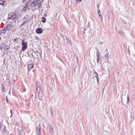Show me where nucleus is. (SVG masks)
Returning <instances> with one entry per match:
<instances>
[{
    "label": "nucleus",
    "instance_id": "6e6552de",
    "mask_svg": "<svg viewBox=\"0 0 135 135\" xmlns=\"http://www.w3.org/2000/svg\"><path fill=\"white\" fill-rule=\"evenodd\" d=\"M40 93H38V99L40 100V101H39L38 100V105H39L40 101L41 100H42V95Z\"/></svg>",
    "mask_w": 135,
    "mask_h": 135
},
{
    "label": "nucleus",
    "instance_id": "4c0bfd02",
    "mask_svg": "<svg viewBox=\"0 0 135 135\" xmlns=\"http://www.w3.org/2000/svg\"><path fill=\"white\" fill-rule=\"evenodd\" d=\"M17 38H15L14 40V41H17Z\"/></svg>",
    "mask_w": 135,
    "mask_h": 135
},
{
    "label": "nucleus",
    "instance_id": "de8ad7c7",
    "mask_svg": "<svg viewBox=\"0 0 135 135\" xmlns=\"http://www.w3.org/2000/svg\"><path fill=\"white\" fill-rule=\"evenodd\" d=\"M22 29H23V27H22Z\"/></svg>",
    "mask_w": 135,
    "mask_h": 135
},
{
    "label": "nucleus",
    "instance_id": "cd10ccee",
    "mask_svg": "<svg viewBox=\"0 0 135 135\" xmlns=\"http://www.w3.org/2000/svg\"><path fill=\"white\" fill-rule=\"evenodd\" d=\"M82 0H76V3H78L80 2Z\"/></svg>",
    "mask_w": 135,
    "mask_h": 135
},
{
    "label": "nucleus",
    "instance_id": "72a5a7b5",
    "mask_svg": "<svg viewBox=\"0 0 135 135\" xmlns=\"http://www.w3.org/2000/svg\"><path fill=\"white\" fill-rule=\"evenodd\" d=\"M50 129H52V132H53V129L52 128L51 126L50 125Z\"/></svg>",
    "mask_w": 135,
    "mask_h": 135
},
{
    "label": "nucleus",
    "instance_id": "7c9ffc66",
    "mask_svg": "<svg viewBox=\"0 0 135 135\" xmlns=\"http://www.w3.org/2000/svg\"><path fill=\"white\" fill-rule=\"evenodd\" d=\"M130 117L131 118V119H132L134 118V116L133 115V116H132V114H131Z\"/></svg>",
    "mask_w": 135,
    "mask_h": 135
},
{
    "label": "nucleus",
    "instance_id": "c03bdc74",
    "mask_svg": "<svg viewBox=\"0 0 135 135\" xmlns=\"http://www.w3.org/2000/svg\"><path fill=\"white\" fill-rule=\"evenodd\" d=\"M36 52H37V53H39V52H38V51H37Z\"/></svg>",
    "mask_w": 135,
    "mask_h": 135
},
{
    "label": "nucleus",
    "instance_id": "9d476101",
    "mask_svg": "<svg viewBox=\"0 0 135 135\" xmlns=\"http://www.w3.org/2000/svg\"><path fill=\"white\" fill-rule=\"evenodd\" d=\"M29 21V19H28L22 23L21 25L20 26V27H21L22 26L25 25V24H27L28 23Z\"/></svg>",
    "mask_w": 135,
    "mask_h": 135
},
{
    "label": "nucleus",
    "instance_id": "79ce46f5",
    "mask_svg": "<svg viewBox=\"0 0 135 135\" xmlns=\"http://www.w3.org/2000/svg\"><path fill=\"white\" fill-rule=\"evenodd\" d=\"M26 0H23V2H24L26 1Z\"/></svg>",
    "mask_w": 135,
    "mask_h": 135
},
{
    "label": "nucleus",
    "instance_id": "0eeeda50",
    "mask_svg": "<svg viewBox=\"0 0 135 135\" xmlns=\"http://www.w3.org/2000/svg\"><path fill=\"white\" fill-rule=\"evenodd\" d=\"M42 29L41 28H38L36 30V32L37 34H41L42 33Z\"/></svg>",
    "mask_w": 135,
    "mask_h": 135
},
{
    "label": "nucleus",
    "instance_id": "dca6fc26",
    "mask_svg": "<svg viewBox=\"0 0 135 135\" xmlns=\"http://www.w3.org/2000/svg\"><path fill=\"white\" fill-rule=\"evenodd\" d=\"M129 95L128 94L127 97V101L126 102V103L127 104H128L129 103Z\"/></svg>",
    "mask_w": 135,
    "mask_h": 135
},
{
    "label": "nucleus",
    "instance_id": "f3484780",
    "mask_svg": "<svg viewBox=\"0 0 135 135\" xmlns=\"http://www.w3.org/2000/svg\"><path fill=\"white\" fill-rule=\"evenodd\" d=\"M42 22L43 23H44L46 22V19L45 17H42Z\"/></svg>",
    "mask_w": 135,
    "mask_h": 135
},
{
    "label": "nucleus",
    "instance_id": "ea45409f",
    "mask_svg": "<svg viewBox=\"0 0 135 135\" xmlns=\"http://www.w3.org/2000/svg\"><path fill=\"white\" fill-rule=\"evenodd\" d=\"M103 43V42H100V44H102Z\"/></svg>",
    "mask_w": 135,
    "mask_h": 135
},
{
    "label": "nucleus",
    "instance_id": "1a4fd4ad",
    "mask_svg": "<svg viewBox=\"0 0 135 135\" xmlns=\"http://www.w3.org/2000/svg\"><path fill=\"white\" fill-rule=\"evenodd\" d=\"M100 54L99 52H98V50H97V53L96 54V56L97 57V62L98 63L99 62V60L100 59L99 56Z\"/></svg>",
    "mask_w": 135,
    "mask_h": 135
},
{
    "label": "nucleus",
    "instance_id": "37998d69",
    "mask_svg": "<svg viewBox=\"0 0 135 135\" xmlns=\"http://www.w3.org/2000/svg\"><path fill=\"white\" fill-rule=\"evenodd\" d=\"M10 91H11V90H10L9 91V94H10Z\"/></svg>",
    "mask_w": 135,
    "mask_h": 135
},
{
    "label": "nucleus",
    "instance_id": "5701e85b",
    "mask_svg": "<svg viewBox=\"0 0 135 135\" xmlns=\"http://www.w3.org/2000/svg\"><path fill=\"white\" fill-rule=\"evenodd\" d=\"M4 3V2L2 0H0V4L1 5H3Z\"/></svg>",
    "mask_w": 135,
    "mask_h": 135
},
{
    "label": "nucleus",
    "instance_id": "473e14b6",
    "mask_svg": "<svg viewBox=\"0 0 135 135\" xmlns=\"http://www.w3.org/2000/svg\"><path fill=\"white\" fill-rule=\"evenodd\" d=\"M98 13L99 14V13H100V10L99 9H98Z\"/></svg>",
    "mask_w": 135,
    "mask_h": 135
},
{
    "label": "nucleus",
    "instance_id": "f704fd0d",
    "mask_svg": "<svg viewBox=\"0 0 135 135\" xmlns=\"http://www.w3.org/2000/svg\"><path fill=\"white\" fill-rule=\"evenodd\" d=\"M99 4H98L97 5V9H99Z\"/></svg>",
    "mask_w": 135,
    "mask_h": 135
},
{
    "label": "nucleus",
    "instance_id": "58836bf2",
    "mask_svg": "<svg viewBox=\"0 0 135 135\" xmlns=\"http://www.w3.org/2000/svg\"><path fill=\"white\" fill-rule=\"evenodd\" d=\"M86 27H85L84 28V30L85 31V30H86Z\"/></svg>",
    "mask_w": 135,
    "mask_h": 135
},
{
    "label": "nucleus",
    "instance_id": "423d86ee",
    "mask_svg": "<svg viewBox=\"0 0 135 135\" xmlns=\"http://www.w3.org/2000/svg\"><path fill=\"white\" fill-rule=\"evenodd\" d=\"M40 124L39 125V126L36 127V133L38 135H40Z\"/></svg>",
    "mask_w": 135,
    "mask_h": 135
},
{
    "label": "nucleus",
    "instance_id": "49530a36",
    "mask_svg": "<svg viewBox=\"0 0 135 135\" xmlns=\"http://www.w3.org/2000/svg\"><path fill=\"white\" fill-rule=\"evenodd\" d=\"M78 57H77V61H78Z\"/></svg>",
    "mask_w": 135,
    "mask_h": 135
},
{
    "label": "nucleus",
    "instance_id": "a878e982",
    "mask_svg": "<svg viewBox=\"0 0 135 135\" xmlns=\"http://www.w3.org/2000/svg\"><path fill=\"white\" fill-rule=\"evenodd\" d=\"M18 65L20 68H22V64L21 62H18Z\"/></svg>",
    "mask_w": 135,
    "mask_h": 135
},
{
    "label": "nucleus",
    "instance_id": "412c9836",
    "mask_svg": "<svg viewBox=\"0 0 135 135\" xmlns=\"http://www.w3.org/2000/svg\"><path fill=\"white\" fill-rule=\"evenodd\" d=\"M6 30L7 29V31H9V30H10V28H9L8 26H7L5 27L4 28Z\"/></svg>",
    "mask_w": 135,
    "mask_h": 135
},
{
    "label": "nucleus",
    "instance_id": "bb28decb",
    "mask_svg": "<svg viewBox=\"0 0 135 135\" xmlns=\"http://www.w3.org/2000/svg\"><path fill=\"white\" fill-rule=\"evenodd\" d=\"M95 77L96 78V79H97V83H99V77H98V76L97 77H97Z\"/></svg>",
    "mask_w": 135,
    "mask_h": 135
},
{
    "label": "nucleus",
    "instance_id": "6ab92c4d",
    "mask_svg": "<svg viewBox=\"0 0 135 135\" xmlns=\"http://www.w3.org/2000/svg\"><path fill=\"white\" fill-rule=\"evenodd\" d=\"M18 130V132L20 134H22V129H21L20 128V129H19V128H17Z\"/></svg>",
    "mask_w": 135,
    "mask_h": 135
},
{
    "label": "nucleus",
    "instance_id": "e433bc0d",
    "mask_svg": "<svg viewBox=\"0 0 135 135\" xmlns=\"http://www.w3.org/2000/svg\"><path fill=\"white\" fill-rule=\"evenodd\" d=\"M10 112H11V116L10 117H11V116H12V110L11 109L10 110Z\"/></svg>",
    "mask_w": 135,
    "mask_h": 135
},
{
    "label": "nucleus",
    "instance_id": "c85d7f7f",
    "mask_svg": "<svg viewBox=\"0 0 135 135\" xmlns=\"http://www.w3.org/2000/svg\"><path fill=\"white\" fill-rule=\"evenodd\" d=\"M6 30L4 28H3V29L1 31V33H2V32L3 31H6Z\"/></svg>",
    "mask_w": 135,
    "mask_h": 135
},
{
    "label": "nucleus",
    "instance_id": "a211bd4d",
    "mask_svg": "<svg viewBox=\"0 0 135 135\" xmlns=\"http://www.w3.org/2000/svg\"><path fill=\"white\" fill-rule=\"evenodd\" d=\"M50 114L52 115V116H53V111L52 110V108L51 107H50Z\"/></svg>",
    "mask_w": 135,
    "mask_h": 135
},
{
    "label": "nucleus",
    "instance_id": "4be33fe9",
    "mask_svg": "<svg viewBox=\"0 0 135 135\" xmlns=\"http://www.w3.org/2000/svg\"><path fill=\"white\" fill-rule=\"evenodd\" d=\"M98 15H99V16L100 17V19L102 20V19L103 18V17H102V16L101 15V13H99V14H98Z\"/></svg>",
    "mask_w": 135,
    "mask_h": 135
},
{
    "label": "nucleus",
    "instance_id": "c756f323",
    "mask_svg": "<svg viewBox=\"0 0 135 135\" xmlns=\"http://www.w3.org/2000/svg\"><path fill=\"white\" fill-rule=\"evenodd\" d=\"M2 91L3 92H5L6 91L5 89V88L2 89Z\"/></svg>",
    "mask_w": 135,
    "mask_h": 135
},
{
    "label": "nucleus",
    "instance_id": "2eb2a0df",
    "mask_svg": "<svg viewBox=\"0 0 135 135\" xmlns=\"http://www.w3.org/2000/svg\"><path fill=\"white\" fill-rule=\"evenodd\" d=\"M109 53L107 52V53L105 54V55H104L106 59L107 60H108V54Z\"/></svg>",
    "mask_w": 135,
    "mask_h": 135
},
{
    "label": "nucleus",
    "instance_id": "f257e3e1",
    "mask_svg": "<svg viewBox=\"0 0 135 135\" xmlns=\"http://www.w3.org/2000/svg\"><path fill=\"white\" fill-rule=\"evenodd\" d=\"M42 1L40 0H36L33 1L31 3V6L35 9L40 10Z\"/></svg>",
    "mask_w": 135,
    "mask_h": 135
},
{
    "label": "nucleus",
    "instance_id": "20e7f679",
    "mask_svg": "<svg viewBox=\"0 0 135 135\" xmlns=\"http://www.w3.org/2000/svg\"><path fill=\"white\" fill-rule=\"evenodd\" d=\"M40 83L38 82H37L36 83V91L38 93H40Z\"/></svg>",
    "mask_w": 135,
    "mask_h": 135
},
{
    "label": "nucleus",
    "instance_id": "c9c22d12",
    "mask_svg": "<svg viewBox=\"0 0 135 135\" xmlns=\"http://www.w3.org/2000/svg\"><path fill=\"white\" fill-rule=\"evenodd\" d=\"M2 89L5 88H4V85H2Z\"/></svg>",
    "mask_w": 135,
    "mask_h": 135
},
{
    "label": "nucleus",
    "instance_id": "39448f33",
    "mask_svg": "<svg viewBox=\"0 0 135 135\" xmlns=\"http://www.w3.org/2000/svg\"><path fill=\"white\" fill-rule=\"evenodd\" d=\"M22 50L23 51H24L27 49V45L24 40H22Z\"/></svg>",
    "mask_w": 135,
    "mask_h": 135
},
{
    "label": "nucleus",
    "instance_id": "a18cd8bd",
    "mask_svg": "<svg viewBox=\"0 0 135 135\" xmlns=\"http://www.w3.org/2000/svg\"><path fill=\"white\" fill-rule=\"evenodd\" d=\"M83 34L85 33V32L84 31H83Z\"/></svg>",
    "mask_w": 135,
    "mask_h": 135
},
{
    "label": "nucleus",
    "instance_id": "aec40b11",
    "mask_svg": "<svg viewBox=\"0 0 135 135\" xmlns=\"http://www.w3.org/2000/svg\"><path fill=\"white\" fill-rule=\"evenodd\" d=\"M30 17L29 15H26L25 17L23 18V20L26 19H28Z\"/></svg>",
    "mask_w": 135,
    "mask_h": 135
},
{
    "label": "nucleus",
    "instance_id": "a19ab883",
    "mask_svg": "<svg viewBox=\"0 0 135 135\" xmlns=\"http://www.w3.org/2000/svg\"><path fill=\"white\" fill-rule=\"evenodd\" d=\"M4 31H3L2 32V33H3L4 34L5 33L4 32Z\"/></svg>",
    "mask_w": 135,
    "mask_h": 135
},
{
    "label": "nucleus",
    "instance_id": "4468645a",
    "mask_svg": "<svg viewBox=\"0 0 135 135\" xmlns=\"http://www.w3.org/2000/svg\"><path fill=\"white\" fill-rule=\"evenodd\" d=\"M28 5V2H26L25 5L23 8L24 10H25V9H27V8Z\"/></svg>",
    "mask_w": 135,
    "mask_h": 135
},
{
    "label": "nucleus",
    "instance_id": "393cba45",
    "mask_svg": "<svg viewBox=\"0 0 135 135\" xmlns=\"http://www.w3.org/2000/svg\"><path fill=\"white\" fill-rule=\"evenodd\" d=\"M119 33L120 36H122L123 35V32L122 31H119Z\"/></svg>",
    "mask_w": 135,
    "mask_h": 135
},
{
    "label": "nucleus",
    "instance_id": "f03ea898",
    "mask_svg": "<svg viewBox=\"0 0 135 135\" xmlns=\"http://www.w3.org/2000/svg\"><path fill=\"white\" fill-rule=\"evenodd\" d=\"M16 15L13 12H11L8 15V20H13V22L15 23L16 24L18 23L19 21H18V18L16 17Z\"/></svg>",
    "mask_w": 135,
    "mask_h": 135
},
{
    "label": "nucleus",
    "instance_id": "7ed1b4c3",
    "mask_svg": "<svg viewBox=\"0 0 135 135\" xmlns=\"http://www.w3.org/2000/svg\"><path fill=\"white\" fill-rule=\"evenodd\" d=\"M28 64V70L29 72L31 69L33 68V63L31 60H29L27 62Z\"/></svg>",
    "mask_w": 135,
    "mask_h": 135
},
{
    "label": "nucleus",
    "instance_id": "2f4dec72",
    "mask_svg": "<svg viewBox=\"0 0 135 135\" xmlns=\"http://www.w3.org/2000/svg\"><path fill=\"white\" fill-rule=\"evenodd\" d=\"M6 101L8 103V98H7V96L6 97Z\"/></svg>",
    "mask_w": 135,
    "mask_h": 135
},
{
    "label": "nucleus",
    "instance_id": "ddd939ff",
    "mask_svg": "<svg viewBox=\"0 0 135 135\" xmlns=\"http://www.w3.org/2000/svg\"><path fill=\"white\" fill-rule=\"evenodd\" d=\"M94 72H93V75L95 77H97L98 76V73L96 72V71L94 70Z\"/></svg>",
    "mask_w": 135,
    "mask_h": 135
},
{
    "label": "nucleus",
    "instance_id": "9b49d317",
    "mask_svg": "<svg viewBox=\"0 0 135 135\" xmlns=\"http://www.w3.org/2000/svg\"><path fill=\"white\" fill-rule=\"evenodd\" d=\"M66 38L67 40V43L68 44H70L71 45V40L69 39V37H66Z\"/></svg>",
    "mask_w": 135,
    "mask_h": 135
},
{
    "label": "nucleus",
    "instance_id": "f8f14e48",
    "mask_svg": "<svg viewBox=\"0 0 135 135\" xmlns=\"http://www.w3.org/2000/svg\"><path fill=\"white\" fill-rule=\"evenodd\" d=\"M3 131L6 134H8V132L7 131L6 126L4 127L3 130Z\"/></svg>",
    "mask_w": 135,
    "mask_h": 135
},
{
    "label": "nucleus",
    "instance_id": "b1692460",
    "mask_svg": "<svg viewBox=\"0 0 135 135\" xmlns=\"http://www.w3.org/2000/svg\"><path fill=\"white\" fill-rule=\"evenodd\" d=\"M7 26L9 28L10 27H12V25L10 24H8Z\"/></svg>",
    "mask_w": 135,
    "mask_h": 135
}]
</instances>
